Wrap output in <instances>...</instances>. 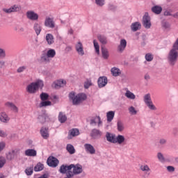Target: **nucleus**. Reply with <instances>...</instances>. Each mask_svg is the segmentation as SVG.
<instances>
[{
	"label": "nucleus",
	"instance_id": "nucleus-1",
	"mask_svg": "<svg viewBox=\"0 0 178 178\" xmlns=\"http://www.w3.org/2000/svg\"><path fill=\"white\" fill-rule=\"evenodd\" d=\"M67 170H72L73 169L74 175H80V173H83V165L80 164H70L67 165V164H63L60 165L59 172L62 173V175H65Z\"/></svg>",
	"mask_w": 178,
	"mask_h": 178
},
{
	"label": "nucleus",
	"instance_id": "nucleus-2",
	"mask_svg": "<svg viewBox=\"0 0 178 178\" xmlns=\"http://www.w3.org/2000/svg\"><path fill=\"white\" fill-rule=\"evenodd\" d=\"M70 99H72L73 105H80L83 101L87 99V95L84 93H79L76 95L74 92H71L69 94Z\"/></svg>",
	"mask_w": 178,
	"mask_h": 178
},
{
	"label": "nucleus",
	"instance_id": "nucleus-3",
	"mask_svg": "<svg viewBox=\"0 0 178 178\" xmlns=\"http://www.w3.org/2000/svg\"><path fill=\"white\" fill-rule=\"evenodd\" d=\"M44 87V81L38 80L36 82H33L28 85L26 87V91L29 94H35L39 88Z\"/></svg>",
	"mask_w": 178,
	"mask_h": 178
},
{
	"label": "nucleus",
	"instance_id": "nucleus-4",
	"mask_svg": "<svg viewBox=\"0 0 178 178\" xmlns=\"http://www.w3.org/2000/svg\"><path fill=\"white\" fill-rule=\"evenodd\" d=\"M178 52L177 49L172 47L168 54V62L170 66H175L177 62Z\"/></svg>",
	"mask_w": 178,
	"mask_h": 178
},
{
	"label": "nucleus",
	"instance_id": "nucleus-5",
	"mask_svg": "<svg viewBox=\"0 0 178 178\" xmlns=\"http://www.w3.org/2000/svg\"><path fill=\"white\" fill-rule=\"evenodd\" d=\"M143 101L151 111H156V107L152 103V99H151V95L149 93L146 94L143 97Z\"/></svg>",
	"mask_w": 178,
	"mask_h": 178
},
{
	"label": "nucleus",
	"instance_id": "nucleus-6",
	"mask_svg": "<svg viewBox=\"0 0 178 178\" xmlns=\"http://www.w3.org/2000/svg\"><path fill=\"white\" fill-rule=\"evenodd\" d=\"M142 24L145 29H151V17H149L148 13H145L143 17Z\"/></svg>",
	"mask_w": 178,
	"mask_h": 178
},
{
	"label": "nucleus",
	"instance_id": "nucleus-7",
	"mask_svg": "<svg viewBox=\"0 0 178 178\" xmlns=\"http://www.w3.org/2000/svg\"><path fill=\"white\" fill-rule=\"evenodd\" d=\"M47 164L50 168H56V166L59 165V160H58L56 157L50 156L47 160Z\"/></svg>",
	"mask_w": 178,
	"mask_h": 178
},
{
	"label": "nucleus",
	"instance_id": "nucleus-8",
	"mask_svg": "<svg viewBox=\"0 0 178 178\" xmlns=\"http://www.w3.org/2000/svg\"><path fill=\"white\" fill-rule=\"evenodd\" d=\"M97 84L99 86V88H102L105 87L106 84H108V78L106 76H100L98 79Z\"/></svg>",
	"mask_w": 178,
	"mask_h": 178
},
{
	"label": "nucleus",
	"instance_id": "nucleus-9",
	"mask_svg": "<svg viewBox=\"0 0 178 178\" xmlns=\"http://www.w3.org/2000/svg\"><path fill=\"white\" fill-rule=\"evenodd\" d=\"M26 17L29 20H38V14L35 13V12L33 10H29L26 13Z\"/></svg>",
	"mask_w": 178,
	"mask_h": 178
},
{
	"label": "nucleus",
	"instance_id": "nucleus-10",
	"mask_svg": "<svg viewBox=\"0 0 178 178\" xmlns=\"http://www.w3.org/2000/svg\"><path fill=\"white\" fill-rule=\"evenodd\" d=\"M90 136L92 137V138L95 140L102 136V131H101L99 129H92Z\"/></svg>",
	"mask_w": 178,
	"mask_h": 178
},
{
	"label": "nucleus",
	"instance_id": "nucleus-11",
	"mask_svg": "<svg viewBox=\"0 0 178 178\" xmlns=\"http://www.w3.org/2000/svg\"><path fill=\"white\" fill-rule=\"evenodd\" d=\"M115 138H116V135L115 134H112L111 132H106V141H108V143L115 144Z\"/></svg>",
	"mask_w": 178,
	"mask_h": 178
},
{
	"label": "nucleus",
	"instance_id": "nucleus-12",
	"mask_svg": "<svg viewBox=\"0 0 178 178\" xmlns=\"http://www.w3.org/2000/svg\"><path fill=\"white\" fill-rule=\"evenodd\" d=\"M40 134L44 140L49 138V131L47 127H42L40 129Z\"/></svg>",
	"mask_w": 178,
	"mask_h": 178
},
{
	"label": "nucleus",
	"instance_id": "nucleus-13",
	"mask_svg": "<svg viewBox=\"0 0 178 178\" xmlns=\"http://www.w3.org/2000/svg\"><path fill=\"white\" fill-rule=\"evenodd\" d=\"M126 47H127V41L125 39H122L120 42V45L118 47V52H123L126 49Z\"/></svg>",
	"mask_w": 178,
	"mask_h": 178
},
{
	"label": "nucleus",
	"instance_id": "nucleus-14",
	"mask_svg": "<svg viewBox=\"0 0 178 178\" xmlns=\"http://www.w3.org/2000/svg\"><path fill=\"white\" fill-rule=\"evenodd\" d=\"M84 147L86 152H88L91 155H94V154H95V148H94V146H92V145L89 143H86L84 145Z\"/></svg>",
	"mask_w": 178,
	"mask_h": 178
},
{
	"label": "nucleus",
	"instance_id": "nucleus-15",
	"mask_svg": "<svg viewBox=\"0 0 178 178\" xmlns=\"http://www.w3.org/2000/svg\"><path fill=\"white\" fill-rule=\"evenodd\" d=\"M44 26L45 27H49V29H54L55 27V22L51 17H48L44 21Z\"/></svg>",
	"mask_w": 178,
	"mask_h": 178
},
{
	"label": "nucleus",
	"instance_id": "nucleus-16",
	"mask_svg": "<svg viewBox=\"0 0 178 178\" xmlns=\"http://www.w3.org/2000/svg\"><path fill=\"white\" fill-rule=\"evenodd\" d=\"M48 119H49V117H48V114L44 113L41 115H39L38 117V120L39 122V123H41L42 124H44V123H45V122H47V120H48Z\"/></svg>",
	"mask_w": 178,
	"mask_h": 178
},
{
	"label": "nucleus",
	"instance_id": "nucleus-17",
	"mask_svg": "<svg viewBox=\"0 0 178 178\" xmlns=\"http://www.w3.org/2000/svg\"><path fill=\"white\" fill-rule=\"evenodd\" d=\"M19 10H20V8L16 5H14L10 8H3V12H5V13H12L13 12H19Z\"/></svg>",
	"mask_w": 178,
	"mask_h": 178
},
{
	"label": "nucleus",
	"instance_id": "nucleus-18",
	"mask_svg": "<svg viewBox=\"0 0 178 178\" xmlns=\"http://www.w3.org/2000/svg\"><path fill=\"white\" fill-rule=\"evenodd\" d=\"M75 48L79 55H81V56H83V55H84V49H83V44L81 43V42H78V43L75 46Z\"/></svg>",
	"mask_w": 178,
	"mask_h": 178
},
{
	"label": "nucleus",
	"instance_id": "nucleus-19",
	"mask_svg": "<svg viewBox=\"0 0 178 178\" xmlns=\"http://www.w3.org/2000/svg\"><path fill=\"white\" fill-rule=\"evenodd\" d=\"M126 140V138H124V136L122 135H118L115 136V140L114 141V144H119L120 145L123 144L124 141Z\"/></svg>",
	"mask_w": 178,
	"mask_h": 178
},
{
	"label": "nucleus",
	"instance_id": "nucleus-20",
	"mask_svg": "<svg viewBox=\"0 0 178 178\" xmlns=\"http://www.w3.org/2000/svg\"><path fill=\"white\" fill-rule=\"evenodd\" d=\"M10 120V118L8 116V114L5 112H2L0 113V121L3 123H8Z\"/></svg>",
	"mask_w": 178,
	"mask_h": 178
},
{
	"label": "nucleus",
	"instance_id": "nucleus-21",
	"mask_svg": "<svg viewBox=\"0 0 178 178\" xmlns=\"http://www.w3.org/2000/svg\"><path fill=\"white\" fill-rule=\"evenodd\" d=\"M6 106L10 108L11 111H13V112H15V113H17L19 112V108H17V106H16V105H15V104L12 102H6Z\"/></svg>",
	"mask_w": 178,
	"mask_h": 178
},
{
	"label": "nucleus",
	"instance_id": "nucleus-22",
	"mask_svg": "<svg viewBox=\"0 0 178 178\" xmlns=\"http://www.w3.org/2000/svg\"><path fill=\"white\" fill-rule=\"evenodd\" d=\"M17 154V150H12L11 152H9L7 154H6V158L8 159V161H12L13 159H15V156H16Z\"/></svg>",
	"mask_w": 178,
	"mask_h": 178
},
{
	"label": "nucleus",
	"instance_id": "nucleus-23",
	"mask_svg": "<svg viewBox=\"0 0 178 178\" xmlns=\"http://www.w3.org/2000/svg\"><path fill=\"white\" fill-rule=\"evenodd\" d=\"M26 156H37V151L34 149H28L25 151Z\"/></svg>",
	"mask_w": 178,
	"mask_h": 178
},
{
	"label": "nucleus",
	"instance_id": "nucleus-24",
	"mask_svg": "<svg viewBox=\"0 0 178 178\" xmlns=\"http://www.w3.org/2000/svg\"><path fill=\"white\" fill-rule=\"evenodd\" d=\"M152 12L155 15H161L162 13V7L160 6H154L152 8Z\"/></svg>",
	"mask_w": 178,
	"mask_h": 178
},
{
	"label": "nucleus",
	"instance_id": "nucleus-25",
	"mask_svg": "<svg viewBox=\"0 0 178 178\" xmlns=\"http://www.w3.org/2000/svg\"><path fill=\"white\" fill-rule=\"evenodd\" d=\"M46 41L47 42L48 45H52L55 41L54 40V35L51 33H47L46 35Z\"/></svg>",
	"mask_w": 178,
	"mask_h": 178
},
{
	"label": "nucleus",
	"instance_id": "nucleus-26",
	"mask_svg": "<svg viewBox=\"0 0 178 178\" xmlns=\"http://www.w3.org/2000/svg\"><path fill=\"white\" fill-rule=\"evenodd\" d=\"M139 29H141V24L140 22H136L131 24V30H132V31H137Z\"/></svg>",
	"mask_w": 178,
	"mask_h": 178
},
{
	"label": "nucleus",
	"instance_id": "nucleus-27",
	"mask_svg": "<svg viewBox=\"0 0 178 178\" xmlns=\"http://www.w3.org/2000/svg\"><path fill=\"white\" fill-rule=\"evenodd\" d=\"M33 30L35 31L37 35H40L42 28H41V25H40V24L35 22L33 25Z\"/></svg>",
	"mask_w": 178,
	"mask_h": 178
},
{
	"label": "nucleus",
	"instance_id": "nucleus-28",
	"mask_svg": "<svg viewBox=\"0 0 178 178\" xmlns=\"http://www.w3.org/2000/svg\"><path fill=\"white\" fill-rule=\"evenodd\" d=\"M58 120L60 123H65L67 120V117L63 112H60L58 115Z\"/></svg>",
	"mask_w": 178,
	"mask_h": 178
},
{
	"label": "nucleus",
	"instance_id": "nucleus-29",
	"mask_svg": "<svg viewBox=\"0 0 178 178\" xmlns=\"http://www.w3.org/2000/svg\"><path fill=\"white\" fill-rule=\"evenodd\" d=\"M97 38H98L99 41L102 44H103V45L108 44V39H107L106 36L103 35H99L97 36Z\"/></svg>",
	"mask_w": 178,
	"mask_h": 178
},
{
	"label": "nucleus",
	"instance_id": "nucleus-30",
	"mask_svg": "<svg viewBox=\"0 0 178 178\" xmlns=\"http://www.w3.org/2000/svg\"><path fill=\"white\" fill-rule=\"evenodd\" d=\"M102 55L104 59H108L109 58V51L106 47H102Z\"/></svg>",
	"mask_w": 178,
	"mask_h": 178
},
{
	"label": "nucleus",
	"instance_id": "nucleus-31",
	"mask_svg": "<svg viewBox=\"0 0 178 178\" xmlns=\"http://www.w3.org/2000/svg\"><path fill=\"white\" fill-rule=\"evenodd\" d=\"M111 72L114 77H118L120 74V70L116 67L111 68Z\"/></svg>",
	"mask_w": 178,
	"mask_h": 178
},
{
	"label": "nucleus",
	"instance_id": "nucleus-32",
	"mask_svg": "<svg viewBox=\"0 0 178 178\" xmlns=\"http://www.w3.org/2000/svg\"><path fill=\"white\" fill-rule=\"evenodd\" d=\"M140 169L142 170V172H145L148 176H149V172H151V168H149L148 165H141L140 166Z\"/></svg>",
	"mask_w": 178,
	"mask_h": 178
},
{
	"label": "nucleus",
	"instance_id": "nucleus-33",
	"mask_svg": "<svg viewBox=\"0 0 178 178\" xmlns=\"http://www.w3.org/2000/svg\"><path fill=\"white\" fill-rule=\"evenodd\" d=\"M66 84V81L59 80L56 83H54V88H60Z\"/></svg>",
	"mask_w": 178,
	"mask_h": 178
},
{
	"label": "nucleus",
	"instance_id": "nucleus-34",
	"mask_svg": "<svg viewBox=\"0 0 178 178\" xmlns=\"http://www.w3.org/2000/svg\"><path fill=\"white\" fill-rule=\"evenodd\" d=\"M41 170H44V164L39 162L34 167V171L35 172H41Z\"/></svg>",
	"mask_w": 178,
	"mask_h": 178
},
{
	"label": "nucleus",
	"instance_id": "nucleus-35",
	"mask_svg": "<svg viewBox=\"0 0 178 178\" xmlns=\"http://www.w3.org/2000/svg\"><path fill=\"white\" fill-rule=\"evenodd\" d=\"M107 116V122H111L113 120V118H115V112L114 111H108L106 114Z\"/></svg>",
	"mask_w": 178,
	"mask_h": 178
},
{
	"label": "nucleus",
	"instance_id": "nucleus-36",
	"mask_svg": "<svg viewBox=\"0 0 178 178\" xmlns=\"http://www.w3.org/2000/svg\"><path fill=\"white\" fill-rule=\"evenodd\" d=\"M125 97H127V98H129V99H136V95L130 92V90H127V92H125Z\"/></svg>",
	"mask_w": 178,
	"mask_h": 178
},
{
	"label": "nucleus",
	"instance_id": "nucleus-37",
	"mask_svg": "<svg viewBox=\"0 0 178 178\" xmlns=\"http://www.w3.org/2000/svg\"><path fill=\"white\" fill-rule=\"evenodd\" d=\"M67 151L69 152L71 155H73L74 152H76V149H74V147L72 145L68 144L67 145Z\"/></svg>",
	"mask_w": 178,
	"mask_h": 178
},
{
	"label": "nucleus",
	"instance_id": "nucleus-38",
	"mask_svg": "<svg viewBox=\"0 0 178 178\" xmlns=\"http://www.w3.org/2000/svg\"><path fill=\"white\" fill-rule=\"evenodd\" d=\"M66 172L64 175H66V177L65 178H72L74 176V173L72 170H67V168H65Z\"/></svg>",
	"mask_w": 178,
	"mask_h": 178
},
{
	"label": "nucleus",
	"instance_id": "nucleus-39",
	"mask_svg": "<svg viewBox=\"0 0 178 178\" xmlns=\"http://www.w3.org/2000/svg\"><path fill=\"white\" fill-rule=\"evenodd\" d=\"M51 105H52V102L50 101L44 100L40 102V108H42L44 106H51Z\"/></svg>",
	"mask_w": 178,
	"mask_h": 178
},
{
	"label": "nucleus",
	"instance_id": "nucleus-40",
	"mask_svg": "<svg viewBox=\"0 0 178 178\" xmlns=\"http://www.w3.org/2000/svg\"><path fill=\"white\" fill-rule=\"evenodd\" d=\"M33 172H34V167H33V165L25 170V173L27 176H31L33 175Z\"/></svg>",
	"mask_w": 178,
	"mask_h": 178
},
{
	"label": "nucleus",
	"instance_id": "nucleus-41",
	"mask_svg": "<svg viewBox=\"0 0 178 178\" xmlns=\"http://www.w3.org/2000/svg\"><path fill=\"white\" fill-rule=\"evenodd\" d=\"M41 101H47L49 98L48 93L42 92L40 95Z\"/></svg>",
	"mask_w": 178,
	"mask_h": 178
},
{
	"label": "nucleus",
	"instance_id": "nucleus-42",
	"mask_svg": "<svg viewBox=\"0 0 178 178\" xmlns=\"http://www.w3.org/2000/svg\"><path fill=\"white\" fill-rule=\"evenodd\" d=\"M47 55L48 58H54L55 56V55H56V51H55V50H54V49H49L47 51Z\"/></svg>",
	"mask_w": 178,
	"mask_h": 178
},
{
	"label": "nucleus",
	"instance_id": "nucleus-43",
	"mask_svg": "<svg viewBox=\"0 0 178 178\" xmlns=\"http://www.w3.org/2000/svg\"><path fill=\"white\" fill-rule=\"evenodd\" d=\"M145 58L147 60V62H152V60H154V56H152V54H151V53H147L145 54Z\"/></svg>",
	"mask_w": 178,
	"mask_h": 178
},
{
	"label": "nucleus",
	"instance_id": "nucleus-44",
	"mask_svg": "<svg viewBox=\"0 0 178 178\" xmlns=\"http://www.w3.org/2000/svg\"><path fill=\"white\" fill-rule=\"evenodd\" d=\"M70 134L72 136V137H76V136H79V134H80V131H79L78 129H72Z\"/></svg>",
	"mask_w": 178,
	"mask_h": 178
},
{
	"label": "nucleus",
	"instance_id": "nucleus-45",
	"mask_svg": "<svg viewBox=\"0 0 178 178\" xmlns=\"http://www.w3.org/2000/svg\"><path fill=\"white\" fill-rule=\"evenodd\" d=\"M118 131H123V130H124V127L123 126V122L121 121H118Z\"/></svg>",
	"mask_w": 178,
	"mask_h": 178
},
{
	"label": "nucleus",
	"instance_id": "nucleus-46",
	"mask_svg": "<svg viewBox=\"0 0 178 178\" xmlns=\"http://www.w3.org/2000/svg\"><path fill=\"white\" fill-rule=\"evenodd\" d=\"M97 122H98V116H96L90 119V126H95Z\"/></svg>",
	"mask_w": 178,
	"mask_h": 178
},
{
	"label": "nucleus",
	"instance_id": "nucleus-47",
	"mask_svg": "<svg viewBox=\"0 0 178 178\" xmlns=\"http://www.w3.org/2000/svg\"><path fill=\"white\" fill-rule=\"evenodd\" d=\"M128 111L130 113V115H137V110H136V108L134 106H131L128 108Z\"/></svg>",
	"mask_w": 178,
	"mask_h": 178
},
{
	"label": "nucleus",
	"instance_id": "nucleus-48",
	"mask_svg": "<svg viewBox=\"0 0 178 178\" xmlns=\"http://www.w3.org/2000/svg\"><path fill=\"white\" fill-rule=\"evenodd\" d=\"M94 47L95 49L96 52L98 55H99V44L97 43L96 40H93Z\"/></svg>",
	"mask_w": 178,
	"mask_h": 178
},
{
	"label": "nucleus",
	"instance_id": "nucleus-49",
	"mask_svg": "<svg viewBox=\"0 0 178 178\" xmlns=\"http://www.w3.org/2000/svg\"><path fill=\"white\" fill-rule=\"evenodd\" d=\"M5 163H6V159L3 156L0 157V169H2L3 166H5Z\"/></svg>",
	"mask_w": 178,
	"mask_h": 178
},
{
	"label": "nucleus",
	"instance_id": "nucleus-50",
	"mask_svg": "<svg viewBox=\"0 0 178 178\" xmlns=\"http://www.w3.org/2000/svg\"><path fill=\"white\" fill-rule=\"evenodd\" d=\"M157 158L160 162H165V157L162 153H157Z\"/></svg>",
	"mask_w": 178,
	"mask_h": 178
},
{
	"label": "nucleus",
	"instance_id": "nucleus-51",
	"mask_svg": "<svg viewBox=\"0 0 178 178\" xmlns=\"http://www.w3.org/2000/svg\"><path fill=\"white\" fill-rule=\"evenodd\" d=\"M162 27H163V29H170V24L168 22H163L161 24Z\"/></svg>",
	"mask_w": 178,
	"mask_h": 178
},
{
	"label": "nucleus",
	"instance_id": "nucleus-52",
	"mask_svg": "<svg viewBox=\"0 0 178 178\" xmlns=\"http://www.w3.org/2000/svg\"><path fill=\"white\" fill-rule=\"evenodd\" d=\"M167 143L168 140L165 138H160L159 140V144H160V145H166Z\"/></svg>",
	"mask_w": 178,
	"mask_h": 178
},
{
	"label": "nucleus",
	"instance_id": "nucleus-53",
	"mask_svg": "<svg viewBox=\"0 0 178 178\" xmlns=\"http://www.w3.org/2000/svg\"><path fill=\"white\" fill-rule=\"evenodd\" d=\"M27 69V67L26 66H22V67H19L17 70V73H23V71L24 70H26Z\"/></svg>",
	"mask_w": 178,
	"mask_h": 178
},
{
	"label": "nucleus",
	"instance_id": "nucleus-54",
	"mask_svg": "<svg viewBox=\"0 0 178 178\" xmlns=\"http://www.w3.org/2000/svg\"><path fill=\"white\" fill-rule=\"evenodd\" d=\"M95 2L99 6H104L105 0H95Z\"/></svg>",
	"mask_w": 178,
	"mask_h": 178
},
{
	"label": "nucleus",
	"instance_id": "nucleus-55",
	"mask_svg": "<svg viewBox=\"0 0 178 178\" xmlns=\"http://www.w3.org/2000/svg\"><path fill=\"white\" fill-rule=\"evenodd\" d=\"M167 170L168 172H170V173H173V172L175 170V168L172 165H168L167 166Z\"/></svg>",
	"mask_w": 178,
	"mask_h": 178
},
{
	"label": "nucleus",
	"instance_id": "nucleus-56",
	"mask_svg": "<svg viewBox=\"0 0 178 178\" xmlns=\"http://www.w3.org/2000/svg\"><path fill=\"white\" fill-rule=\"evenodd\" d=\"M6 56V54H5V50L0 48V58H5Z\"/></svg>",
	"mask_w": 178,
	"mask_h": 178
},
{
	"label": "nucleus",
	"instance_id": "nucleus-57",
	"mask_svg": "<svg viewBox=\"0 0 178 178\" xmlns=\"http://www.w3.org/2000/svg\"><path fill=\"white\" fill-rule=\"evenodd\" d=\"M90 86H92L91 82H90V81L85 82L84 88H86L87 90V89L90 88Z\"/></svg>",
	"mask_w": 178,
	"mask_h": 178
},
{
	"label": "nucleus",
	"instance_id": "nucleus-58",
	"mask_svg": "<svg viewBox=\"0 0 178 178\" xmlns=\"http://www.w3.org/2000/svg\"><path fill=\"white\" fill-rule=\"evenodd\" d=\"M8 136V134L6 131H3V130L0 129V137H7Z\"/></svg>",
	"mask_w": 178,
	"mask_h": 178
},
{
	"label": "nucleus",
	"instance_id": "nucleus-59",
	"mask_svg": "<svg viewBox=\"0 0 178 178\" xmlns=\"http://www.w3.org/2000/svg\"><path fill=\"white\" fill-rule=\"evenodd\" d=\"M48 54H42L41 59L42 60H44V62H47L48 60Z\"/></svg>",
	"mask_w": 178,
	"mask_h": 178
},
{
	"label": "nucleus",
	"instance_id": "nucleus-60",
	"mask_svg": "<svg viewBox=\"0 0 178 178\" xmlns=\"http://www.w3.org/2000/svg\"><path fill=\"white\" fill-rule=\"evenodd\" d=\"M5 147H6L5 143L1 142V143H0V152H1V151H3V149H5Z\"/></svg>",
	"mask_w": 178,
	"mask_h": 178
},
{
	"label": "nucleus",
	"instance_id": "nucleus-61",
	"mask_svg": "<svg viewBox=\"0 0 178 178\" xmlns=\"http://www.w3.org/2000/svg\"><path fill=\"white\" fill-rule=\"evenodd\" d=\"M72 48L71 46H67L65 48V52H72Z\"/></svg>",
	"mask_w": 178,
	"mask_h": 178
},
{
	"label": "nucleus",
	"instance_id": "nucleus-62",
	"mask_svg": "<svg viewBox=\"0 0 178 178\" xmlns=\"http://www.w3.org/2000/svg\"><path fill=\"white\" fill-rule=\"evenodd\" d=\"M164 16H173V15L170 13V12H169L168 10H165L164 12Z\"/></svg>",
	"mask_w": 178,
	"mask_h": 178
},
{
	"label": "nucleus",
	"instance_id": "nucleus-63",
	"mask_svg": "<svg viewBox=\"0 0 178 178\" xmlns=\"http://www.w3.org/2000/svg\"><path fill=\"white\" fill-rule=\"evenodd\" d=\"M97 122H98V127L101 126L102 124V121H101V117L97 116Z\"/></svg>",
	"mask_w": 178,
	"mask_h": 178
},
{
	"label": "nucleus",
	"instance_id": "nucleus-64",
	"mask_svg": "<svg viewBox=\"0 0 178 178\" xmlns=\"http://www.w3.org/2000/svg\"><path fill=\"white\" fill-rule=\"evenodd\" d=\"M145 80H146L147 81H148V80H149L151 79V76H149V75H148L147 74H146L144 76Z\"/></svg>",
	"mask_w": 178,
	"mask_h": 178
}]
</instances>
